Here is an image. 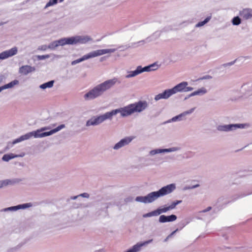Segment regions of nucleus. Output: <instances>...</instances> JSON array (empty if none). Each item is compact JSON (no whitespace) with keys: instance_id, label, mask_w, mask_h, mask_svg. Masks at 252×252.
Masks as SVG:
<instances>
[{"instance_id":"1","label":"nucleus","mask_w":252,"mask_h":252,"mask_svg":"<svg viewBox=\"0 0 252 252\" xmlns=\"http://www.w3.org/2000/svg\"><path fill=\"white\" fill-rule=\"evenodd\" d=\"M117 82L120 83L116 78L106 80L93 88L84 95V97L86 100L94 99L102 95L104 92L111 88Z\"/></svg>"},{"instance_id":"2","label":"nucleus","mask_w":252,"mask_h":252,"mask_svg":"<svg viewBox=\"0 0 252 252\" xmlns=\"http://www.w3.org/2000/svg\"><path fill=\"white\" fill-rule=\"evenodd\" d=\"M175 189V185L170 184L162 187L157 191L152 192L145 196H137L136 197L135 200L136 201L144 203H151L156 200L158 197L171 193Z\"/></svg>"},{"instance_id":"3","label":"nucleus","mask_w":252,"mask_h":252,"mask_svg":"<svg viewBox=\"0 0 252 252\" xmlns=\"http://www.w3.org/2000/svg\"><path fill=\"white\" fill-rule=\"evenodd\" d=\"M148 106L146 101H139L133 104H129L124 108H121L117 110L120 113L122 117L129 116L134 112H140L145 110Z\"/></svg>"},{"instance_id":"4","label":"nucleus","mask_w":252,"mask_h":252,"mask_svg":"<svg viewBox=\"0 0 252 252\" xmlns=\"http://www.w3.org/2000/svg\"><path fill=\"white\" fill-rule=\"evenodd\" d=\"M65 127L64 125H61L59 126H58L56 128H54L52 130H51L50 131L48 132H43L40 134H38L39 132L41 131H43L46 129H48V128L47 127H43L40 130H37L36 131H33L31 132L28 133L25 135L21 136V139L23 141L29 139L31 137H32V136H33L34 137H43L47 136L50 135L59 130L62 129V128H64Z\"/></svg>"},{"instance_id":"5","label":"nucleus","mask_w":252,"mask_h":252,"mask_svg":"<svg viewBox=\"0 0 252 252\" xmlns=\"http://www.w3.org/2000/svg\"><path fill=\"white\" fill-rule=\"evenodd\" d=\"M187 85L188 83L187 82H183L178 84L172 89L166 90L164 91V92L156 95L155 99L156 100H158L160 99L168 98L171 95L177 92L185 91Z\"/></svg>"},{"instance_id":"6","label":"nucleus","mask_w":252,"mask_h":252,"mask_svg":"<svg viewBox=\"0 0 252 252\" xmlns=\"http://www.w3.org/2000/svg\"><path fill=\"white\" fill-rule=\"evenodd\" d=\"M117 113H118V111L115 109L111 112H106L103 115L97 117H94L87 122L86 126L98 125L107 119H112V117Z\"/></svg>"},{"instance_id":"7","label":"nucleus","mask_w":252,"mask_h":252,"mask_svg":"<svg viewBox=\"0 0 252 252\" xmlns=\"http://www.w3.org/2000/svg\"><path fill=\"white\" fill-rule=\"evenodd\" d=\"M155 67H156L155 64H152L149 66H147L143 68H141V67L140 66H138L135 70L131 72L129 74H128L126 76V77L129 78L135 76L144 71H150L151 70H155L157 69V68H155Z\"/></svg>"},{"instance_id":"8","label":"nucleus","mask_w":252,"mask_h":252,"mask_svg":"<svg viewBox=\"0 0 252 252\" xmlns=\"http://www.w3.org/2000/svg\"><path fill=\"white\" fill-rule=\"evenodd\" d=\"M91 38L86 36L84 37H70V38H66V44H76L78 42H80L81 43H85L90 40H91Z\"/></svg>"},{"instance_id":"9","label":"nucleus","mask_w":252,"mask_h":252,"mask_svg":"<svg viewBox=\"0 0 252 252\" xmlns=\"http://www.w3.org/2000/svg\"><path fill=\"white\" fill-rule=\"evenodd\" d=\"M17 53V48L13 47L8 50L5 51L0 53V60H4L10 57H12Z\"/></svg>"},{"instance_id":"10","label":"nucleus","mask_w":252,"mask_h":252,"mask_svg":"<svg viewBox=\"0 0 252 252\" xmlns=\"http://www.w3.org/2000/svg\"><path fill=\"white\" fill-rule=\"evenodd\" d=\"M182 202V200H176L175 201L173 202L170 205L167 207H164L162 208L161 209H158L157 210V213L158 215H160V214L165 213L167 212L169 210H172L174 209L176 205L180 204Z\"/></svg>"},{"instance_id":"11","label":"nucleus","mask_w":252,"mask_h":252,"mask_svg":"<svg viewBox=\"0 0 252 252\" xmlns=\"http://www.w3.org/2000/svg\"><path fill=\"white\" fill-rule=\"evenodd\" d=\"M115 49H101L95 51L93 52L89 53L90 58L100 56L105 54L112 53L115 51Z\"/></svg>"},{"instance_id":"12","label":"nucleus","mask_w":252,"mask_h":252,"mask_svg":"<svg viewBox=\"0 0 252 252\" xmlns=\"http://www.w3.org/2000/svg\"><path fill=\"white\" fill-rule=\"evenodd\" d=\"M240 16L244 19L247 20L252 18V9L250 8L243 9L240 12Z\"/></svg>"},{"instance_id":"13","label":"nucleus","mask_w":252,"mask_h":252,"mask_svg":"<svg viewBox=\"0 0 252 252\" xmlns=\"http://www.w3.org/2000/svg\"><path fill=\"white\" fill-rule=\"evenodd\" d=\"M132 139L130 137H126L122 139L114 146V149L117 150L125 145H127L131 141Z\"/></svg>"},{"instance_id":"14","label":"nucleus","mask_w":252,"mask_h":252,"mask_svg":"<svg viewBox=\"0 0 252 252\" xmlns=\"http://www.w3.org/2000/svg\"><path fill=\"white\" fill-rule=\"evenodd\" d=\"M132 139L130 137H126L122 139L114 146V149L117 150L125 145H127L131 141Z\"/></svg>"},{"instance_id":"15","label":"nucleus","mask_w":252,"mask_h":252,"mask_svg":"<svg viewBox=\"0 0 252 252\" xmlns=\"http://www.w3.org/2000/svg\"><path fill=\"white\" fill-rule=\"evenodd\" d=\"M132 139L130 137H126L122 139L114 146V149L117 150L125 145H127L131 141Z\"/></svg>"},{"instance_id":"16","label":"nucleus","mask_w":252,"mask_h":252,"mask_svg":"<svg viewBox=\"0 0 252 252\" xmlns=\"http://www.w3.org/2000/svg\"><path fill=\"white\" fill-rule=\"evenodd\" d=\"M177 219V216L175 215L166 216L165 215H161L159 218V221L163 223L166 222L173 221Z\"/></svg>"},{"instance_id":"17","label":"nucleus","mask_w":252,"mask_h":252,"mask_svg":"<svg viewBox=\"0 0 252 252\" xmlns=\"http://www.w3.org/2000/svg\"><path fill=\"white\" fill-rule=\"evenodd\" d=\"M34 70V68L32 67L30 65H24L20 68L19 72L20 73L23 74L24 75H27L29 73H30Z\"/></svg>"},{"instance_id":"18","label":"nucleus","mask_w":252,"mask_h":252,"mask_svg":"<svg viewBox=\"0 0 252 252\" xmlns=\"http://www.w3.org/2000/svg\"><path fill=\"white\" fill-rule=\"evenodd\" d=\"M66 38L61 39L58 41H56L52 43L50 45H49V48H53L54 47H57L59 45H64L66 44Z\"/></svg>"},{"instance_id":"19","label":"nucleus","mask_w":252,"mask_h":252,"mask_svg":"<svg viewBox=\"0 0 252 252\" xmlns=\"http://www.w3.org/2000/svg\"><path fill=\"white\" fill-rule=\"evenodd\" d=\"M24 156V154H23V155H14V154H12V153H10L9 154L4 155L2 158V159L3 161H8L10 159H11L15 158H17V157H22Z\"/></svg>"},{"instance_id":"20","label":"nucleus","mask_w":252,"mask_h":252,"mask_svg":"<svg viewBox=\"0 0 252 252\" xmlns=\"http://www.w3.org/2000/svg\"><path fill=\"white\" fill-rule=\"evenodd\" d=\"M18 83H19V82L18 80H15L7 84H6L3 86L0 87V92L4 89L13 87L14 85L18 84Z\"/></svg>"},{"instance_id":"21","label":"nucleus","mask_w":252,"mask_h":252,"mask_svg":"<svg viewBox=\"0 0 252 252\" xmlns=\"http://www.w3.org/2000/svg\"><path fill=\"white\" fill-rule=\"evenodd\" d=\"M232 127H238V128H243V125H229V126H223L222 128H220V130H224V131H228L232 129Z\"/></svg>"},{"instance_id":"22","label":"nucleus","mask_w":252,"mask_h":252,"mask_svg":"<svg viewBox=\"0 0 252 252\" xmlns=\"http://www.w3.org/2000/svg\"><path fill=\"white\" fill-rule=\"evenodd\" d=\"M64 0H50L46 4L45 8L53 6L58 3H61Z\"/></svg>"},{"instance_id":"23","label":"nucleus","mask_w":252,"mask_h":252,"mask_svg":"<svg viewBox=\"0 0 252 252\" xmlns=\"http://www.w3.org/2000/svg\"><path fill=\"white\" fill-rule=\"evenodd\" d=\"M207 91L204 88H202L196 91H195L191 93L190 96H193L195 95L200 94H205L206 93Z\"/></svg>"},{"instance_id":"24","label":"nucleus","mask_w":252,"mask_h":252,"mask_svg":"<svg viewBox=\"0 0 252 252\" xmlns=\"http://www.w3.org/2000/svg\"><path fill=\"white\" fill-rule=\"evenodd\" d=\"M53 84L54 81H51L41 85L40 88L43 89L47 88H51L53 86Z\"/></svg>"},{"instance_id":"25","label":"nucleus","mask_w":252,"mask_h":252,"mask_svg":"<svg viewBox=\"0 0 252 252\" xmlns=\"http://www.w3.org/2000/svg\"><path fill=\"white\" fill-rule=\"evenodd\" d=\"M232 22L234 25H239L241 23V19L238 16H236L233 18Z\"/></svg>"},{"instance_id":"26","label":"nucleus","mask_w":252,"mask_h":252,"mask_svg":"<svg viewBox=\"0 0 252 252\" xmlns=\"http://www.w3.org/2000/svg\"><path fill=\"white\" fill-rule=\"evenodd\" d=\"M11 183V181L8 180L2 181L0 182V188L6 186Z\"/></svg>"},{"instance_id":"27","label":"nucleus","mask_w":252,"mask_h":252,"mask_svg":"<svg viewBox=\"0 0 252 252\" xmlns=\"http://www.w3.org/2000/svg\"><path fill=\"white\" fill-rule=\"evenodd\" d=\"M153 216H158L157 210L145 215L144 217H151Z\"/></svg>"},{"instance_id":"28","label":"nucleus","mask_w":252,"mask_h":252,"mask_svg":"<svg viewBox=\"0 0 252 252\" xmlns=\"http://www.w3.org/2000/svg\"><path fill=\"white\" fill-rule=\"evenodd\" d=\"M210 20V18L208 17V18H206L204 21H202V22H199L197 24V26H202L203 25H204L205 24H206V23H207Z\"/></svg>"},{"instance_id":"29","label":"nucleus","mask_w":252,"mask_h":252,"mask_svg":"<svg viewBox=\"0 0 252 252\" xmlns=\"http://www.w3.org/2000/svg\"><path fill=\"white\" fill-rule=\"evenodd\" d=\"M90 58V57L89 54H87V55L83 56L81 58L79 59L78 60L79 62L80 63L82 61H83L85 60H87Z\"/></svg>"},{"instance_id":"30","label":"nucleus","mask_w":252,"mask_h":252,"mask_svg":"<svg viewBox=\"0 0 252 252\" xmlns=\"http://www.w3.org/2000/svg\"><path fill=\"white\" fill-rule=\"evenodd\" d=\"M164 151L169 152V151H170V150L168 149L158 150H156V151H152L151 152V153H153V154H157V153H161V152H164Z\"/></svg>"},{"instance_id":"31","label":"nucleus","mask_w":252,"mask_h":252,"mask_svg":"<svg viewBox=\"0 0 252 252\" xmlns=\"http://www.w3.org/2000/svg\"><path fill=\"white\" fill-rule=\"evenodd\" d=\"M22 141L23 140L21 139V136H20L19 138H17V139H15L14 140H13L12 142V144L13 145L15 144L20 142Z\"/></svg>"},{"instance_id":"32","label":"nucleus","mask_w":252,"mask_h":252,"mask_svg":"<svg viewBox=\"0 0 252 252\" xmlns=\"http://www.w3.org/2000/svg\"><path fill=\"white\" fill-rule=\"evenodd\" d=\"M50 57V56L49 55H42V56H39L38 57V58L39 60H43L47 58H49Z\"/></svg>"},{"instance_id":"33","label":"nucleus","mask_w":252,"mask_h":252,"mask_svg":"<svg viewBox=\"0 0 252 252\" xmlns=\"http://www.w3.org/2000/svg\"><path fill=\"white\" fill-rule=\"evenodd\" d=\"M27 204H24L23 205H19L18 206H16V207H11V208H9V209H15V208H21V206H22L23 207L22 208H25V207L24 206H27Z\"/></svg>"},{"instance_id":"34","label":"nucleus","mask_w":252,"mask_h":252,"mask_svg":"<svg viewBox=\"0 0 252 252\" xmlns=\"http://www.w3.org/2000/svg\"><path fill=\"white\" fill-rule=\"evenodd\" d=\"M192 90H193V88H191V87H186L184 92L190 91H191Z\"/></svg>"},{"instance_id":"35","label":"nucleus","mask_w":252,"mask_h":252,"mask_svg":"<svg viewBox=\"0 0 252 252\" xmlns=\"http://www.w3.org/2000/svg\"><path fill=\"white\" fill-rule=\"evenodd\" d=\"M81 196H83V197H89V194L87 193H82L81 194Z\"/></svg>"},{"instance_id":"36","label":"nucleus","mask_w":252,"mask_h":252,"mask_svg":"<svg viewBox=\"0 0 252 252\" xmlns=\"http://www.w3.org/2000/svg\"><path fill=\"white\" fill-rule=\"evenodd\" d=\"M211 209V207H208L206 210L203 211V212H206L210 211Z\"/></svg>"},{"instance_id":"37","label":"nucleus","mask_w":252,"mask_h":252,"mask_svg":"<svg viewBox=\"0 0 252 252\" xmlns=\"http://www.w3.org/2000/svg\"><path fill=\"white\" fill-rule=\"evenodd\" d=\"M79 63V61H78V60L77 59V60H75V61H73V62H72V64H75V63Z\"/></svg>"},{"instance_id":"38","label":"nucleus","mask_w":252,"mask_h":252,"mask_svg":"<svg viewBox=\"0 0 252 252\" xmlns=\"http://www.w3.org/2000/svg\"><path fill=\"white\" fill-rule=\"evenodd\" d=\"M193 110V109H192V110H191L190 111H187V112H185L184 114H189L190 113H191L192 112V111Z\"/></svg>"},{"instance_id":"39","label":"nucleus","mask_w":252,"mask_h":252,"mask_svg":"<svg viewBox=\"0 0 252 252\" xmlns=\"http://www.w3.org/2000/svg\"><path fill=\"white\" fill-rule=\"evenodd\" d=\"M181 115H180V116H177V117H174L173 118L172 120L173 121H175L176 120H177V119H178L179 117H181Z\"/></svg>"},{"instance_id":"40","label":"nucleus","mask_w":252,"mask_h":252,"mask_svg":"<svg viewBox=\"0 0 252 252\" xmlns=\"http://www.w3.org/2000/svg\"><path fill=\"white\" fill-rule=\"evenodd\" d=\"M42 49L43 50H46V46H45L44 47H42Z\"/></svg>"},{"instance_id":"41","label":"nucleus","mask_w":252,"mask_h":252,"mask_svg":"<svg viewBox=\"0 0 252 252\" xmlns=\"http://www.w3.org/2000/svg\"><path fill=\"white\" fill-rule=\"evenodd\" d=\"M178 231V229H176L175 231H174L173 233L175 232L176 231Z\"/></svg>"}]
</instances>
